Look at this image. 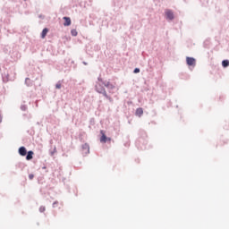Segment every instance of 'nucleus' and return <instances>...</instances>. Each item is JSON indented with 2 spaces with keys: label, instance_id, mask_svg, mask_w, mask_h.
Masks as SVG:
<instances>
[{
  "label": "nucleus",
  "instance_id": "9",
  "mask_svg": "<svg viewBox=\"0 0 229 229\" xmlns=\"http://www.w3.org/2000/svg\"><path fill=\"white\" fill-rule=\"evenodd\" d=\"M71 34L72 37H78V30H76V29H73L71 30Z\"/></svg>",
  "mask_w": 229,
  "mask_h": 229
},
{
  "label": "nucleus",
  "instance_id": "10",
  "mask_svg": "<svg viewBox=\"0 0 229 229\" xmlns=\"http://www.w3.org/2000/svg\"><path fill=\"white\" fill-rule=\"evenodd\" d=\"M222 65H223V67H228V65H229V61H228V60H224V61L222 62Z\"/></svg>",
  "mask_w": 229,
  "mask_h": 229
},
{
  "label": "nucleus",
  "instance_id": "2",
  "mask_svg": "<svg viewBox=\"0 0 229 229\" xmlns=\"http://www.w3.org/2000/svg\"><path fill=\"white\" fill-rule=\"evenodd\" d=\"M186 64L191 67L196 66V59L194 57H186Z\"/></svg>",
  "mask_w": 229,
  "mask_h": 229
},
{
  "label": "nucleus",
  "instance_id": "12",
  "mask_svg": "<svg viewBox=\"0 0 229 229\" xmlns=\"http://www.w3.org/2000/svg\"><path fill=\"white\" fill-rule=\"evenodd\" d=\"M97 91L99 92V94H106V91H105V89H99V88L97 87Z\"/></svg>",
  "mask_w": 229,
  "mask_h": 229
},
{
  "label": "nucleus",
  "instance_id": "11",
  "mask_svg": "<svg viewBox=\"0 0 229 229\" xmlns=\"http://www.w3.org/2000/svg\"><path fill=\"white\" fill-rule=\"evenodd\" d=\"M105 86H106L107 89H114V86L112 83H110V82L106 83Z\"/></svg>",
  "mask_w": 229,
  "mask_h": 229
},
{
  "label": "nucleus",
  "instance_id": "15",
  "mask_svg": "<svg viewBox=\"0 0 229 229\" xmlns=\"http://www.w3.org/2000/svg\"><path fill=\"white\" fill-rule=\"evenodd\" d=\"M55 89H62V84L61 83H57L55 85Z\"/></svg>",
  "mask_w": 229,
  "mask_h": 229
},
{
  "label": "nucleus",
  "instance_id": "3",
  "mask_svg": "<svg viewBox=\"0 0 229 229\" xmlns=\"http://www.w3.org/2000/svg\"><path fill=\"white\" fill-rule=\"evenodd\" d=\"M165 13L166 19H168V21H173V19H174V14L173 13V11L166 10Z\"/></svg>",
  "mask_w": 229,
  "mask_h": 229
},
{
  "label": "nucleus",
  "instance_id": "1",
  "mask_svg": "<svg viewBox=\"0 0 229 229\" xmlns=\"http://www.w3.org/2000/svg\"><path fill=\"white\" fill-rule=\"evenodd\" d=\"M100 134L102 135L100 138V142L106 143L107 141L110 142L112 140L111 138L106 137V135L105 134V131L101 130Z\"/></svg>",
  "mask_w": 229,
  "mask_h": 229
},
{
  "label": "nucleus",
  "instance_id": "16",
  "mask_svg": "<svg viewBox=\"0 0 229 229\" xmlns=\"http://www.w3.org/2000/svg\"><path fill=\"white\" fill-rule=\"evenodd\" d=\"M29 178H30V180H33V178H35V175H33L32 174H29Z\"/></svg>",
  "mask_w": 229,
  "mask_h": 229
},
{
  "label": "nucleus",
  "instance_id": "8",
  "mask_svg": "<svg viewBox=\"0 0 229 229\" xmlns=\"http://www.w3.org/2000/svg\"><path fill=\"white\" fill-rule=\"evenodd\" d=\"M33 151H29L28 154H27V157H26V160H31L33 158Z\"/></svg>",
  "mask_w": 229,
  "mask_h": 229
},
{
  "label": "nucleus",
  "instance_id": "7",
  "mask_svg": "<svg viewBox=\"0 0 229 229\" xmlns=\"http://www.w3.org/2000/svg\"><path fill=\"white\" fill-rule=\"evenodd\" d=\"M142 114H144V110L142 109V107H139L136 109V115H138V117H140Z\"/></svg>",
  "mask_w": 229,
  "mask_h": 229
},
{
  "label": "nucleus",
  "instance_id": "4",
  "mask_svg": "<svg viewBox=\"0 0 229 229\" xmlns=\"http://www.w3.org/2000/svg\"><path fill=\"white\" fill-rule=\"evenodd\" d=\"M26 153H28L27 150H26V148L21 147V148H19V154H20L21 157H26Z\"/></svg>",
  "mask_w": 229,
  "mask_h": 229
},
{
  "label": "nucleus",
  "instance_id": "5",
  "mask_svg": "<svg viewBox=\"0 0 229 229\" xmlns=\"http://www.w3.org/2000/svg\"><path fill=\"white\" fill-rule=\"evenodd\" d=\"M63 19L64 21V26H71V18L64 16Z\"/></svg>",
  "mask_w": 229,
  "mask_h": 229
},
{
  "label": "nucleus",
  "instance_id": "18",
  "mask_svg": "<svg viewBox=\"0 0 229 229\" xmlns=\"http://www.w3.org/2000/svg\"><path fill=\"white\" fill-rule=\"evenodd\" d=\"M84 65H87V63H84Z\"/></svg>",
  "mask_w": 229,
  "mask_h": 229
},
{
  "label": "nucleus",
  "instance_id": "6",
  "mask_svg": "<svg viewBox=\"0 0 229 229\" xmlns=\"http://www.w3.org/2000/svg\"><path fill=\"white\" fill-rule=\"evenodd\" d=\"M49 33V29L45 28L41 32V38H46V36Z\"/></svg>",
  "mask_w": 229,
  "mask_h": 229
},
{
  "label": "nucleus",
  "instance_id": "13",
  "mask_svg": "<svg viewBox=\"0 0 229 229\" xmlns=\"http://www.w3.org/2000/svg\"><path fill=\"white\" fill-rule=\"evenodd\" d=\"M39 212H46V207L41 206V207L39 208Z\"/></svg>",
  "mask_w": 229,
  "mask_h": 229
},
{
  "label": "nucleus",
  "instance_id": "17",
  "mask_svg": "<svg viewBox=\"0 0 229 229\" xmlns=\"http://www.w3.org/2000/svg\"><path fill=\"white\" fill-rule=\"evenodd\" d=\"M56 204H57V202H54L53 207H55V205H56Z\"/></svg>",
  "mask_w": 229,
  "mask_h": 229
},
{
  "label": "nucleus",
  "instance_id": "14",
  "mask_svg": "<svg viewBox=\"0 0 229 229\" xmlns=\"http://www.w3.org/2000/svg\"><path fill=\"white\" fill-rule=\"evenodd\" d=\"M138 72H140V69L135 68V69H134V73L137 74Z\"/></svg>",
  "mask_w": 229,
  "mask_h": 229
}]
</instances>
